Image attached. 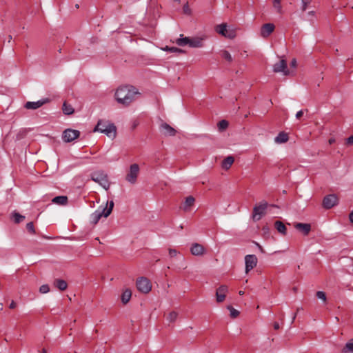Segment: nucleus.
I'll return each instance as SVG.
<instances>
[{"label": "nucleus", "mask_w": 353, "mask_h": 353, "mask_svg": "<svg viewBox=\"0 0 353 353\" xmlns=\"http://www.w3.org/2000/svg\"><path fill=\"white\" fill-rule=\"evenodd\" d=\"M26 228L30 234H34L36 233L33 222L28 223L26 225Z\"/></svg>", "instance_id": "obj_37"}, {"label": "nucleus", "mask_w": 353, "mask_h": 353, "mask_svg": "<svg viewBox=\"0 0 353 353\" xmlns=\"http://www.w3.org/2000/svg\"><path fill=\"white\" fill-rule=\"evenodd\" d=\"M299 311H300V308H297V310H296V312L294 314V316H293V318H292V321H294V319H295V318H296V314H297V312H298Z\"/></svg>", "instance_id": "obj_50"}, {"label": "nucleus", "mask_w": 353, "mask_h": 353, "mask_svg": "<svg viewBox=\"0 0 353 353\" xmlns=\"http://www.w3.org/2000/svg\"><path fill=\"white\" fill-rule=\"evenodd\" d=\"M289 140L288 134L285 132H280L275 137L274 141L277 143H284Z\"/></svg>", "instance_id": "obj_21"}, {"label": "nucleus", "mask_w": 353, "mask_h": 353, "mask_svg": "<svg viewBox=\"0 0 353 353\" xmlns=\"http://www.w3.org/2000/svg\"><path fill=\"white\" fill-rule=\"evenodd\" d=\"M270 206L272 207V208H279V206L277 205H275V204H272V205H270Z\"/></svg>", "instance_id": "obj_51"}, {"label": "nucleus", "mask_w": 353, "mask_h": 353, "mask_svg": "<svg viewBox=\"0 0 353 353\" xmlns=\"http://www.w3.org/2000/svg\"><path fill=\"white\" fill-rule=\"evenodd\" d=\"M294 227L304 236H307L311 231L310 223H296Z\"/></svg>", "instance_id": "obj_17"}, {"label": "nucleus", "mask_w": 353, "mask_h": 353, "mask_svg": "<svg viewBox=\"0 0 353 353\" xmlns=\"http://www.w3.org/2000/svg\"><path fill=\"white\" fill-rule=\"evenodd\" d=\"M215 30L219 34L229 39H233L236 37L235 31L233 30H228L227 29L226 23H221L220 25L216 26L215 28Z\"/></svg>", "instance_id": "obj_9"}, {"label": "nucleus", "mask_w": 353, "mask_h": 353, "mask_svg": "<svg viewBox=\"0 0 353 353\" xmlns=\"http://www.w3.org/2000/svg\"><path fill=\"white\" fill-rule=\"evenodd\" d=\"M177 316H178V313L174 312V311H172V312L169 313V314H168V316L167 317V319L170 323H172V322H174L176 320Z\"/></svg>", "instance_id": "obj_35"}, {"label": "nucleus", "mask_w": 353, "mask_h": 353, "mask_svg": "<svg viewBox=\"0 0 353 353\" xmlns=\"http://www.w3.org/2000/svg\"><path fill=\"white\" fill-rule=\"evenodd\" d=\"M256 245H257V247L259 248V250L262 252V253H264L265 252V250L263 248V247L259 245L258 243H255Z\"/></svg>", "instance_id": "obj_48"}, {"label": "nucleus", "mask_w": 353, "mask_h": 353, "mask_svg": "<svg viewBox=\"0 0 353 353\" xmlns=\"http://www.w3.org/2000/svg\"><path fill=\"white\" fill-rule=\"evenodd\" d=\"M191 254L194 256H201L205 254V248L198 243H194L190 248Z\"/></svg>", "instance_id": "obj_18"}, {"label": "nucleus", "mask_w": 353, "mask_h": 353, "mask_svg": "<svg viewBox=\"0 0 353 353\" xmlns=\"http://www.w3.org/2000/svg\"><path fill=\"white\" fill-rule=\"evenodd\" d=\"M183 12L186 15H191L192 14V10L189 6L188 2L184 4L183 7Z\"/></svg>", "instance_id": "obj_36"}, {"label": "nucleus", "mask_w": 353, "mask_h": 353, "mask_svg": "<svg viewBox=\"0 0 353 353\" xmlns=\"http://www.w3.org/2000/svg\"><path fill=\"white\" fill-rule=\"evenodd\" d=\"M274 29L275 26L273 23H265L261 28V36L267 38L274 32Z\"/></svg>", "instance_id": "obj_15"}, {"label": "nucleus", "mask_w": 353, "mask_h": 353, "mask_svg": "<svg viewBox=\"0 0 353 353\" xmlns=\"http://www.w3.org/2000/svg\"><path fill=\"white\" fill-rule=\"evenodd\" d=\"M341 353H353V339L345 344L341 350Z\"/></svg>", "instance_id": "obj_28"}, {"label": "nucleus", "mask_w": 353, "mask_h": 353, "mask_svg": "<svg viewBox=\"0 0 353 353\" xmlns=\"http://www.w3.org/2000/svg\"><path fill=\"white\" fill-rule=\"evenodd\" d=\"M12 217L14 219V222L16 224H19L22 222L25 219V216L20 214L19 212L14 211L12 214Z\"/></svg>", "instance_id": "obj_30"}, {"label": "nucleus", "mask_w": 353, "mask_h": 353, "mask_svg": "<svg viewBox=\"0 0 353 353\" xmlns=\"http://www.w3.org/2000/svg\"><path fill=\"white\" fill-rule=\"evenodd\" d=\"M339 198L335 194L326 195L322 202V206L324 209L329 210L338 204Z\"/></svg>", "instance_id": "obj_7"}, {"label": "nucleus", "mask_w": 353, "mask_h": 353, "mask_svg": "<svg viewBox=\"0 0 353 353\" xmlns=\"http://www.w3.org/2000/svg\"><path fill=\"white\" fill-rule=\"evenodd\" d=\"M63 112L66 115H71L74 113V110L72 106L68 103L67 101H64L62 107Z\"/></svg>", "instance_id": "obj_24"}, {"label": "nucleus", "mask_w": 353, "mask_h": 353, "mask_svg": "<svg viewBox=\"0 0 353 353\" xmlns=\"http://www.w3.org/2000/svg\"><path fill=\"white\" fill-rule=\"evenodd\" d=\"M80 136V132L77 130L68 128L63 132L62 139L65 143H70Z\"/></svg>", "instance_id": "obj_8"}, {"label": "nucleus", "mask_w": 353, "mask_h": 353, "mask_svg": "<svg viewBox=\"0 0 353 353\" xmlns=\"http://www.w3.org/2000/svg\"><path fill=\"white\" fill-rule=\"evenodd\" d=\"M346 144L347 145H352L353 144V135H351L347 139H346Z\"/></svg>", "instance_id": "obj_43"}, {"label": "nucleus", "mask_w": 353, "mask_h": 353, "mask_svg": "<svg viewBox=\"0 0 353 353\" xmlns=\"http://www.w3.org/2000/svg\"><path fill=\"white\" fill-rule=\"evenodd\" d=\"M163 50L170 52L185 53V50H182L179 48H176V47L165 46V48H163Z\"/></svg>", "instance_id": "obj_31"}, {"label": "nucleus", "mask_w": 353, "mask_h": 353, "mask_svg": "<svg viewBox=\"0 0 353 353\" xmlns=\"http://www.w3.org/2000/svg\"><path fill=\"white\" fill-rule=\"evenodd\" d=\"M311 0H302V10L305 11L307 9V6L310 3Z\"/></svg>", "instance_id": "obj_41"}, {"label": "nucleus", "mask_w": 353, "mask_h": 353, "mask_svg": "<svg viewBox=\"0 0 353 353\" xmlns=\"http://www.w3.org/2000/svg\"><path fill=\"white\" fill-rule=\"evenodd\" d=\"M139 172V166L137 163L132 164L130 167L129 173L126 175V180L131 183H134Z\"/></svg>", "instance_id": "obj_10"}, {"label": "nucleus", "mask_w": 353, "mask_h": 353, "mask_svg": "<svg viewBox=\"0 0 353 353\" xmlns=\"http://www.w3.org/2000/svg\"><path fill=\"white\" fill-rule=\"evenodd\" d=\"M274 226L279 232H280L283 235H286L287 228L282 221H275Z\"/></svg>", "instance_id": "obj_22"}, {"label": "nucleus", "mask_w": 353, "mask_h": 353, "mask_svg": "<svg viewBox=\"0 0 353 353\" xmlns=\"http://www.w3.org/2000/svg\"><path fill=\"white\" fill-rule=\"evenodd\" d=\"M41 353H47V350L46 348H43L41 351Z\"/></svg>", "instance_id": "obj_52"}, {"label": "nucleus", "mask_w": 353, "mask_h": 353, "mask_svg": "<svg viewBox=\"0 0 353 353\" xmlns=\"http://www.w3.org/2000/svg\"><path fill=\"white\" fill-rule=\"evenodd\" d=\"M189 46L191 48H201L203 46V39L201 38H190Z\"/></svg>", "instance_id": "obj_25"}, {"label": "nucleus", "mask_w": 353, "mask_h": 353, "mask_svg": "<svg viewBox=\"0 0 353 353\" xmlns=\"http://www.w3.org/2000/svg\"><path fill=\"white\" fill-rule=\"evenodd\" d=\"M349 219L350 222L353 223V210L350 213Z\"/></svg>", "instance_id": "obj_49"}, {"label": "nucleus", "mask_w": 353, "mask_h": 353, "mask_svg": "<svg viewBox=\"0 0 353 353\" xmlns=\"http://www.w3.org/2000/svg\"><path fill=\"white\" fill-rule=\"evenodd\" d=\"M273 71L274 72H282L285 76L290 74V72L288 69L287 61L285 59H281L279 62L275 63L273 65Z\"/></svg>", "instance_id": "obj_12"}, {"label": "nucleus", "mask_w": 353, "mask_h": 353, "mask_svg": "<svg viewBox=\"0 0 353 353\" xmlns=\"http://www.w3.org/2000/svg\"><path fill=\"white\" fill-rule=\"evenodd\" d=\"M268 206V203L265 201H261L259 205H256L253 208L252 216L255 221H259L261 216L265 214V210Z\"/></svg>", "instance_id": "obj_6"}, {"label": "nucleus", "mask_w": 353, "mask_h": 353, "mask_svg": "<svg viewBox=\"0 0 353 353\" xmlns=\"http://www.w3.org/2000/svg\"><path fill=\"white\" fill-rule=\"evenodd\" d=\"M3 303H0V310H3Z\"/></svg>", "instance_id": "obj_53"}, {"label": "nucleus", "mask_w": 353, "mask_h": 353, "mask_svg": "<svg viewBox=\"0 0 353 353\" xmlns=\"http://www.w3.org/2000/svg\"><path fill=\"white\" fill-rule=\"evenodd\" d=\"M138 89L132 85H123L119 86L115 91L114 98L118 103L124 106H129L134 102L137 96H141Z\"/></svg>", "instance_id": "obj_1"}, {"label": "nucleus", "mask_w": 353, "mask_h": 353, "mask_svg": "<svg viewBox=\"0 0 353 353\" xmlns=\"http://www.w3.org/2000/svg\"><path fill=\"white\" fill-rule=\"evenodd\" d=\"M50 101V99L44 98L36 102L28 101L25 103L24 108L28 110H36L43 105L48 103Z\"/></svg>", "instance_id": "obj_13"}, {"label": "nucleus", "mask_w": 353, "mask_h": 353, "mask_svg": "<svg viewBox=\"0 0 353 353\" xmlns=\"http://www.w3.org/2000/svg\"><path fill=\"white\" fill-rule=\"evenodd\" d=\"M159 128L165 136L174 137L176 134V130L165 122H162Z\"/></svg>", "instance_id": "obj_16"}, {"label": "nucleus", "mask_w": 353, "mask_h": 353, "mask_svg": "<svg viewBox=\"0 0 353 353\" xmlns=\"http://www.w3.org/2000/svg\"><path fill=\"white\" fill-rule=\"evenodd\" d=\"M16 306H17L16 303H15L14 301H11V303H10V305H9V307H10V309H14V308H15V307H16Z\"/></svg>", "instance_id": "obj_46"}, {"label": "nucleus", "mask_w": 353, "mask_h": 353, "mask_svg": "<svg viewBox=\"0 0 353 353\" xmlns=\"http://www.w3.org/2000/svg\"><path fill=\"white\" fill-rule=\"evenodd\" d=\"M227 309L230 312V316L232 319H235L239 316L240 312L234 309L232 305H228Z\"/></svg>", "instance_id": "obj_33"}, {"label": "nucleus", "mask_w": 353, "mask_h": 353, "mask_svg": "<svg viewBox=\"0 0 353 353\" xmlns=\"http://www.w3.org/2000/svg\"><path fill=\"white\" fill-rule=\"evenodd\" d=\"M257 257L254 254H248L245 257V272L248 273L257 265Z\"/></svg>", "instance_id": "obj_11"}, {"label": "nucleus", "mask_w": 353, "mask_h": 353, "mask_svg": "<svg viewBox=\"0 0 353 353\" xmlns=\"http://www.w3.org/2000/svg\"><path fill=\"white\" fill-rule=\"evenodd\" d=\"M58 52H59V53H61V49L60 48V49L58 50Z\"/></svg>", "instance_id": "obj_58"}, {"label": "nucleus", "mask_w": 353, "mask_h": 353, "mask_svg": "<svg viewBox=\"0 0 353 353\" xmlns=\"http://www.w3.org/2000/svg\"><path fill=\"white\" fill-rule=\"evenodd\" d=\"M169 255L170 257H174L176 256L178 252L175 249L170 248L169 249Z\"/></svg>", "instance_id": "obj_42"}, {"label": "nucleus", "mask_w": 353, "mask_h": 353, "mask_svg": "<svg viewBox=\"0 0 353 353\" xmlns=\"http://www.w3.org/2000/svg\"><path fill=\"white\" fill-rule=\"evenodd\" d=\"M137 290L144 294H148L152 290V284L150 281L146 277L138 278L136 282Z\"/></svg>", "instance_id": "obj_5"}, {"label": "nucleus", "mask_w": 353, "mask_h": 353, "mask_svg": "<svg viewBox=\"0 0 353 353\" xmlns=\"http://www.w3.org/2000/svg\"><path fill=\"white\" fill-rule=\"evenodd\" d=\"M100 131L109 137L114 138L117 135V128L114 123H106L102 121H99L97 125L94 129V132Z\"/></svg>", "instance_id": "obj_2"}, {"label": "nucleus", "mask_w": 353, "mask_h": 353, "mask_svg": "<svg viewBox=\"0 0 353 353\" xmlns=\"http://www.w3.org/2000/svg\"><path fill=\"white\" fill-rule=\"evenodd\" d=\"M221 57L226 61H228L229 63H232L233 59L230 54V53L228 50H222L221 51Z\"/></svg>", "instance_id": "obj_34"}, {"label": "nucleus", "mask_w": 353, "mask_h": 353, "mask_svg": "<svg viewBox=\"0 0 353 353\" xmlns=\"http://www.w3.org/2000/svg\"><path fill=\"white\" fill-rule=\"evenodd\" d=\"M239 294L240 295H243L244 294V292L243 291H239Z\"/></svg>", "instance_id": "obj_55"}, {"label": "nucleus", "mask_w": 353, "mask_h": 353, "mask_svg": "<svg viewBox=\"0 0 353 353\" xmlns=\"http://www.w3.org/2000/svg\"><path fill=\"white\" fill-rule=\"evenodd\" d=\"M316 296L318 299H320L321 300L323 301L324 303L326 302L327 301V298H326V294L323 291H318L316 293Z\"/></svg>", "instance_id": "obj_38"}, {"label": "nucleus", "mask_w": 353, "mask_h": 353, "mask_svg": "<svg viewBox=\"0 0 353 353\" xmlns=\"http://www.w3.org/2000/svg\"><path fill=\"white\" fill-rule=\"evenodd\" d=\"M114 207V202L110 201L107 203L106 206L102 211H96L92 214V223L97 224L102 216L108 217L112 212Z\"/></svg>", "instance_id": "obj_4"}, {"label": "nucleus", "mask_w": 353, "mask_h": 353, "mask_svg": "<svg viewBox=\"0 0 353 353\" xmlns=\"http://www.w3.org/2000/svg\"><path fill=\"white\" fill-rule=\"evenodd\" d=\"M273 327H274V329L277 330L280 328V325H279V323L278 322H274L273 323Z\"/></svg>", "instance_id": "obj_47"}, {"label": "nucleus", "mask_w": 353, "mask_h": 353, "mask_svg": "<svg viewBox=\"0 0 353 353\" xmlns=\"http://www.w3.org/2000/svg\"><path fill=\"white\" fill-rule=\"evenodd\" d=\"M132 296V292L130 289H126L121 294V301L123 304L129 302Z\"/></svg>", "instance_id": "obj_26"}, {"label": "nucleus", "mask_w": 353, "mask_h": 353, "mask_svg": "<svg viewBox=\"0 0 353 353\" xmlns=\"http://www.w3.org/2000/svg\"><path fill=\"white\" fill-rule=\"evenodd\" d=\"M228 125H229L228 121L225 119L220 121L217 124L219 130L220 132H223V131L225 130L228 128Z\"/></svg>", "instance_id": "obj_32"}, {"label": "nucleus", "mask_w": 353, "mask_h": 353, "mask_svg": "<svg viewBox=\"0 0 353 353\" xmlns=\"http://www.w3.org/2000/svg\"><path fill=\"white\" fill-rule=\"evenodd\" d=\"M297 65L296 60V59H293L290 62V66L295 68Z\"/></svg>", "instance_id": "obj_44"}, {"label": "nucleus", "mask_w": 353, "mask_h": 353, "mask_svg": "<svg viewBox=\"0 0 353 353\" xmlns=\"http://www.w3.org/2000/svg\"><path fill=\"white\" fill-rule=\"evenodd\" d=\"M9 39H12V36H10V35L9 36ZM10 41V40H9V41Z\"/></svg>", "instance_id": "obj_57"}, {"label": "nucleus", "mask_w": 353, "mask_h": 353, "mask_svg": "<svg viewBox=\"0 0 353 353\" xmlns=\"http://www.w3.org/2000/svg\"><path fill=\"white\" fill-rule=\"evenodd\" d=\"M281 0H274L273 1V6L274 8H276L277 9L279 12H281Z\"/></svg>", "instance_id": "obj_40"}, {"label": "nucleus", "mask_w": 353, "mask_h": 353, "mask_svg": "<svg viewBox=\"0 0 353 353\" xmlns=\"http://www.w3.org/2000/svg\"><path fill=\"white\" fill-rule=\"evenodd\" d=\"M91 179L93 181L98 183L105 190H108L110 188L108 176L103 170H97L92 173Z\"/></svg>", "instance_id": "obj_3"}, {"label": "nucleus", "mask_w": 353, "mask_h": 353, "mask_svg": "<svg viewBox=\"0 0 353 353\" xmlns=\"http://www.w3.org/2000/svg\"><path fill=\"white\" fill-rule=\"evenodd\" d=\"M195 201V199L192 196H189L185 199V201L184 203L183 209L184 210H188V209L192 207Z\"/></svg>", "instance_id": "obj_29"}, {"label": "nucleus", "mask_w": 353, "mask_h": 353, "mask_svg": "<svg viewBox=\"0 0 353 353\" xmlns=\"http://www.w3.org/2000/svg\"><path fill=\"white\" fill-rule=\"evenodd\" d=\"M183 35L181 34L180 38L176 40V43L179 46H184L186 45H189L190 43V37H182Z\"/></svg>", "instance_id": "obj_27"}, {"label": "nucleus", "mask_w": 353, "mask_h": 353, "mask_svg": "<svg viewBox=\"0 0 353 353\" xmlns=\"http://www.w3.org/2000/svg\"><path fill=\"white\" fill-rule=\"evenodd\" d=\"M52 201L59 205H66L68 201L67 196H57L52 199Z\"/></svg>", "instance_id": "obj_23"}, {"label": "nucleus", "mask_w": 353, "mask_h": 353, "mask_svg": "<svg viewBox=\"0 0 353 353\" xmlns=\"http://www.w3.org/2000/svg\"><path fill=\"white\" fill-rule=\"evenodd\" d=\"M50 291V287L48 284H44V285H42L40 288H39V292L42 294H45V293H47Z\"/></svg>", "instance_id": "obj_39"}, {"label": "nucleus", "mask_w": 353, "mask_h": 353, "mask_svg": "<svg viewBox=\"0 0 353 353\" xmlns=\"http://www.w3.org/2000/svg\"><path fill=\"white\" fill-rule=\"evenodd\" d=\"M303 115V110H300L296 113V119H299Z\"/></svg>", "instance_id": "obj_45"}, {"label": "nucleus", "mask_w": 353, "mask_h": 353, "mask_svg": "<svg viewBox=\"0 0 353 353\" xmlns=\"http://www.w3.org/2000/svg\"><path fill=\"white\" fill-rule=\"evenodd\" d=\"M234 161V158L232 156H228L225 158L221 163V168L223 170H228L230 168Z\"/></svg>", "instance_id": "obj_20"}, {"label": "nucleus", "mask_w": 353, "mask_h": 353, "mask_svg": "<svg viewBox=\"0 0 353 353\" xmlns=\"http://www.w3.org/2000/svg\"><path fill=\"white\" fill-rule=\"evenodd\" d=\"M334 141V139H330V140H329V143H330V144H332Z\"/></svg>", "instance_id": "obj_54"}, {"label": "nucleus", "mask_w": 353, "mask_h": 353, "mask_svg": "<svg viewBox=\"0 0 353 353\" xmlns=\"http://www.w3.org/2000/svg\"><path fill=\"white\" fill-rule=\"evenodd\" d=\"M75 7H76V8H79V5H78V4H77V5L75 6Z\"/></svg>", "instance_id": "obj_56"}, {"label": "nucleus", "mask_w": 353, "mask_h": 353, "mask_svg": "<svg viewBox=\"0 0 353 353\" xmlns=\"http://www.w3.org/2000/svg\"><path fill=\"white\" fill-rule=\"evenodd\" d=\"M53 285L55 288L59 289L61 291H64L68 288L67 282L61 279H57L54 281Z\"/></svg>", "instance_id": "obj_19"}, {"label": "nucleus", "mask_w": 353, "mask_h": 353, "mask_svg": "<svg viewBox=\"0 0 353 353\" xmlns=\"http://www.w3.org/2000/svg\"><path fill=\"white\" fill-rule=\"evenodd\" d=\"M228 291V288L225 285H221L216 289V301L217 303H222L224 301Z\"/></svg>", "instance_id": "obj_14"}]
</instances>
